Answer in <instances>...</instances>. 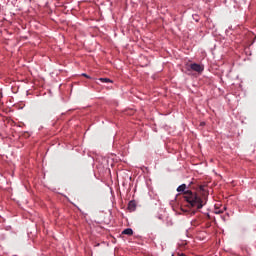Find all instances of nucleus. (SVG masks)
Here are the masks:
<instances>
[{
    "mask_svg": "<svg viewBox=\"0 0 256 256\" xmlns=\"http://www.w3.org/2000/svg\"><path fill=\"white\" fill-rule=\"evenodd\" d=\"M193 184V182H191L188 187L186 184H182L177 188V192L178 193H182L183 197L185 199V201H187L188 205L187 207L189 209H203V207L205 206V202L203 201V198L198 196L197 192H193L191 190H187V189H191V185Z\"/></svg>",
    "mask_w": 256,
    "mask_h": 256,
    "instance_id": "f257e3e1",
    "label": "nucleus"
},
{
    "mask_svg": "<svg viewBox=\"0 0 256 256\" xmlns=\"http://www.w3.org/2000/svg\"><path fill=\"white\" fill-rule=\"evenodd\" d=\"M190 69L196 71V73H202L204 67L201 64L193 63L190 64Z\"/></svg>",
    "mask_w": 256,
    "mask_h": 256,
    "instance_id": "f03ea898",
    "label": "nucleus"
},
{
    "mask_svg": "<svg viewBox=\"0 0 256 256\" xmlns=\"http://www.w3.org/2000/svg\"><path fill=\"white\" fill-rule=\"evenodd\" d=\"M137 209V202L135 200H132L128 203V210L131 212L135 211Z\"/></svg>",
    "mask_w": 256,
    "mask_h": 256,
    "instance_id": "7ed1b4c3",
    "label": "nucleus"
},
{
    "mask_svg": "<svg viewBox=\"0 0 256 256\" xmlns=\"http://www.w3.org/2000/svg\"><path fill=\"white\" fill-rule=\"evenodd\" d=\"M122 235H129V236L133 235V229L131 228L124 229L122 231Z\"/></svg>",
    "mask_w": 256,
    "mask_h": 256,
    "instance_id": "20e7f679",
    "label": "nucleus"
},
{
    "mask_svg": "<svg viewBox=\"0 0 256 256\" xmlns=\"http://www.w3.org/2000/svg\"><path fill=\"white\" fill-rule=\"evenodd\" d=\"M100 81L102 83H109V81H111V80H109L108 78H100Z\"/></svg>",
    "mask_w": 256,
    "mask_h": 256,
    "instance_id": "39448f33",
    "label": "nucleus"
},
{
    "mask_svg": "<svg viewBox=\"0 0 256 256\" xmlns=\"http://www.w3.org/2000/svg\"><path fill=\"white\" fill-rule=\"evenodd\" d=\"M83 75V77H86V79H91V77H89V75H87V74H82Z\"/></svg>",
    "mask_w": 256,
    "mask_h": 256,
    "instance_id": "423d86ee",
    "label": "nucleus"
},
{
    "mask_svg": "<svg viewBox=\"0 0 256 256\" xmlns=\"http://www.w3.org/2000/svg\"><path fill=\"white\" fill-rule=\"evenodd\" d=\"M199 189L200 191H205V186H200Z\"/></svg>",
    "mask_w": 256,
    "mask_h": 256,
    "instance_id": "0eeeda50",
    "label": "nucleus"
},
{
    "mask_svg": "<svg viewBox=\"0 0 256 256\" xmlns=\"http://www.w3.org/2000/svg\"><path fill=\"white\" fill-rule=\"evenodd\" d=\"M181 210L184 212V213H187V209H185V208H181Z\"/></svg>",
    "mask_w": 256,
    "mask_h": 256,
    "instance_id": "6e6552de",
    "label": "nucleus"
},
{
    "mask_svg": "<svg viewBox=\"0 0 256 256\" xmlns=\"http://www.w3.org/2000/svg\"><path fill=\"white\" fill-rule=\"evenodd\" d=\"M178 256H187V255H185V254H183V253H181V254L178 253Z\"/></svg>",
    "mask_w": 256,
    "mask_h": 256,
    "instance_id": "1a4fd4ad",
    "label": "nucleus"
},
{
    "mask_svg": "<svg viewBox=\"0 0 256 256\" xmlns=\"http://www.w3.org/2000/svg\"><path fill=\"white\" fill-rule=\"evenodd\" d=\"M195 213H196V211H192V212H191V215H195Z\"/></svg>",
    "mask_w": 256,
    "mask_h": 256,
    "instance_id": "9d476101",
    "label": "nucleus"
},
{
    "mask_svg": "<svg viewBox=\"0 0 256 256\" xmlns=\"http://www.w3.org/2000/svg\"><path fill=\"white\" fill-rule=\"evenodd\" d=\"M201 125H205V122H202Z\"/></svg>",
    "mask_w": 256,
    "mask_h": 256,
    "instance_id": "9b49d317",
    "label": "nucleus"
}]
</instances>
